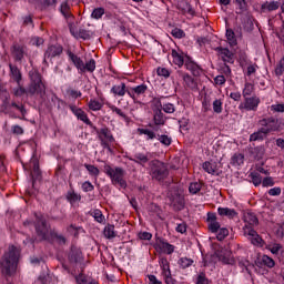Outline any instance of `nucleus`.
I'll return each instance as SVG.
<instances>
[{"label": "nucleus", "mask_w": 284, "mask_h": 284, "mask_svg": "<svg viewBox=\"0 0 284 284\" xmlns=\"http://www.w3.org/2000/svg\"><path fill=\"white\" fill-rule=\"evenodd\" d=\"M19 256H21V250L14 245H10L0 262V270L3 276H12L17 272Z\"/></svg>", "instance_id": "f257e3e1"}, {"label": "nucleus", "mask_w": 284, "mask_h": 284, "mask_svg": "<svg viewBox=\"0 0 284 284\" xmlns=\"http://www.w3.org/2000/svg\"><path fill=\"white\" fill-rule=\"evenodd\" d=\"M28 77V97H36L37 94L40 99H43V97H45L47 87L45 80L43 79L41 72H39L38 69L33 68L29 71Z\"/></svg>", "instance_id": "f03ea898"}, {"label": "nucleus", "mask_w": 284, "mask_h": 284, "mask_svg": "<svg viewBox=\"0 0 284 284\" xmlns=\"http://www.w3.org/2000/svg\"><path fill=\"white\" fill-rule=\"evenodd\" d=\"M36 221L33 222V225L36 227V234L40 241H48L50 242V236H52V227L50 224H48V220H45V216L43 214L34 213Z\"/></svg>", "instance_id": "7ed1b4c3"}, {"label": "nucleus", "mask_w": 284, "mask_h": 284, "mask_svg": "<svg viewBox=\"0 0 284 284\" xmlns=\"http://www.w3.org/2000/svg\"><path fill=\"white\" fill-rule=\"evenodd\" d=\"M1 112L3 114H8L11 116V119H17V112H20L22 119H26V114H28V111L26 110V105L23 103L19 102H10V98L6 95L2 99V104L0 105Z\"/></svg>", "instance_id": "20e7f679"}, {"label": "nucleus", "mask_w": 284, "mask_h": 284, "mask_svg": "<svg viewBox=\"0 0 284 284\" xmlns=\"http://www.w3.org/2000/svg\"><path fill=\"white\" fill-rule=\"evenodd\" d=\"M104 174L111 179L112 185H119L122 190L128 187V182L125 181V170L122 168L116 166L113 169L110 164H105L103 168Z\"/></svg>", "instance_id": "39448f33"}, {"label": "nucleus", "mask_w": 284, "mask_h": 284, "mask_svg": "<svg viewBox=\"0 0 284 284\" xmlns=\"http://www.w3.org/2000/svg\"><path fill=\"white\" fill-rule=\"evenodd\" d=\"M150 175L152 179H154L155 181H165V179H168L170 171L168 170V165H165V163L159 160H153L150 162Z\"/></svg>", "instance_id": "423d86ee"}, {"label": "nucleus", "mask_w": 284, "mask_h": 284, "mask_svg": "<svg viewBox=\"0 0 284 284\" xmlns=\"http://www.w3.org/2000/svg\"><path fill=\"white\" fill-rule=\"evenodd\" d=\"M10 52L16 63H23V59L28 57V47L26 44L13 42V44L10 48Z\"/></svg>", "instance_id": "0eeeda50"}, {"label": "nucleus", "mask_w": 284, "mask_h": 284, "mask_svg": "<svg viewBox=\"0 0 284 284\" xmlns=\"http://www.w3.org/2000/svg\"><path fill=\"white\" fill-rule=\"evenodd\" d=\"M260 123L266 130L267 134L270 132H278L283 129V122L276 118L262 119Z\"/></svg>", "instance_id": "6e6552de"}, {"label": "nucleus", "mask_w": 284, "mask_h": 284, "mask_svg": "<svg viewBox=\"0 0 284 284\" xmlns=\"http://www.w3.org/2000/svg\"><path fill=\"white\" fill-rule=\"evenodd\" d=\"M244 236H247L252 245H255L256 247H263V237H261V235H258V233L253 230L252 226H244Z\"/></svg>", "instance_id": "1a4fd4ad"}, {"label": "nucleus", "mask_w": 284, "mask_h": 284, "mask_svg": "<svg viewBox=\"0 0 284 284\" xmlns=\"http://www.w3.org/2000/svg\"><path fill=\"white\" fill-rule=\"evenodd\" d=\"M63 54V47L61 44H51L47 48L44 52L43 63H48V59H54L55 57H61Z\"/></svg>", "instance_id": "9d476101"}, {"label": "nucleus", "mask_w": 284, "mask_h": 284, "mask_svg": "<svg viewBox=\"0 0 284 284\" xmlns=\"http://www.w3.org/2000/svg\"><path fill=\"white\" fill-rule=\"evenodd\" d=\"M260 103L261 99L256 95H253L251 98H244V103H241L239 109L256 112Z\"/></svg>", "instance_id": "9b49d317"}, {"label": "nucleus", "mask_w": 284, "mask_h": 284, "mask_svg": "<svg viewBox=\"0 0 284 284\" xmlns=\"http://www.w3.org/2000/svg\"><path fill=\"white\" fill-rule=\"evenodd\" d=\"M9 79L19 85L23 81V73L16 64L9 63Z\"/></svg>", "instance_id": "f8f14e48"}, {"label": "nucleus", "mask_w": 284, "mask_h": 284, "mask_svg": "<svg viewBox=\"0 0 284 284\" xmlns=\"http://www.w3.org/2000/svg\"><path fill=\"white\" fill-rule=\"evenodd\" d=\"M69 108L71 112H73V114L77 116V119H79L87 125H90V128H94V124L92 123V121H90V118H88V113H85V111H83L81 108H77V105H70Z\"/></svg>", "instance_id": "ddd939ff"}, {"label": "nucleus", "mask_w": 284, "mask_h": 284, "mask_svg": "<svg viewBox=\"0 0 284 284\" xmlns=\"http://www.w3.org/2000/svg\"><path fill=\"white\" fill-rule=\"evenodd\" d=\"M91 128L94 130V132H97L99 140L104 139V141H109V143H114V135H112V131H110L108 126L102 129H98L97 126Z\"/></svg>", "instance_id": "4468645a"}, {"label": "nucleus", "mask_w": 284, "mask_h": 284, "mask_svg": "<svg viewBox=\"0 0 284 284\" xmlns=\"http://www.w3.org/2000/svg\"><path fill=\"white\" fill-rule=\"evenodd\" d=\"M215 52H219L224 63H234V53L230 49L217 47L215 48Z\"/></svg>", "instance_id": "2eb2a0df"}, {"label": "nucleus", "mask_w": 284, "mask_h": 284, "mask_svg": "<svg viewBox=\"0 0 284 284\" xmlns=\"http://www.w3.org/2000/svg\"><path fill=\"white\" fill-rule=\"evenodd\" d=\"M126 92L131 99H136V97H141V94H145V92H148V84H140L130 88Z\"/></svg>", "instance_id": "dca6fc26"}, {"label": "nucleus", "mask_w": 284, "mask_h": 284, "mask_svg": "<svg viewBox=\"0 0 284 284\" xmlns=\"http://www.w3.org/2000/svg\"><path fill=\"white\" fill-rule=\"evenodd\" d=\"M184 65L186 70L193 74V77H201V74H203V69H201V67H199V64H196L194 61L190 60V58L185 60Z\"/></svg>", "instance_id": "f3484780"}, {"label": "nucleus", "mask_w": 284, "mask_h": 284, "mask_svg": "<svg viewBox=\"0 0 284 284\" xmlns=\"http://www.w3.org/2000/svg\"><path fill=\"white\" fill-rule=\"evenodd\" d=\"M215 256L219 258V261L224 263V265L232 264V258H230L231 256L230 251H227L226 248H217L215 251Z\"/></svg>", "instance_id": "a211bd4d"}, {"label": "nucleus", "mask_w": 284, "mask_h": 284, "mask_svg": "<svg viewBox=\"0 0 284 284\" xmlns=\"http://www.w3.org/2000/svg\"><path fill=\"white\" fill-rule=\"evenodd\" d=\"M82 261H83V253L81 252V248H78L77 246H72L69 253V262L81 263Z\"/></svg>", "instance_id": "6ab92c4d"}, {"label": "nucleus", "mask_w": 284, "mask_h": 284, "mask_svg": "<svg viewBox=\"0 0 284 284\" xmlns=\"http://www.w3.org/2000/svg\"><path fill=\"white\" fill-rule=\"evenodd\" d=\"M31 181H32V187L37 185V182H41V169H39V161H33V166L31 171Z\"/></svg>", "instance_id": "aec40b11"}, {"label": "nucleus", "mask_w": 284, "mask_h": 284, "mask_svg": "<svg viewBox=\"0 0 284 284\" xmlns=\"http://www.w3.org/2000/svg\"><path fill=\"white\" fill-rule=\"evenodd\" d=\"M133 163L145 166V163L150 162V153H135L133 158H129Z\"/></svg>", "instance_id": "412c9836"}, {"label": "nucleus", "mask_w": 284, "mask_h": 284, "mask_svg": "<svg viewBox=\"0 0 284 284\" xmlns=\"http://www.w3.org/2000/svg\"><path fill=\"white\" fill-rule=\"evenodd\" d=\"M156 245H158L159 250H161V252H163L164 254H173L174 253V245L168 243L163 239H159L156 241Z\"/></svg>", "instance_id": "4be33fe9"}, {"label": "nucleus", "mask_w": 284, "mask_h": 284, "mask_svg": "<svg viewBox=\"0 0 284 284\" xmlns=\"http://www.w3.org/2000/svg\"><path fill=\"white\" fill-rule=\"evenodd\" d=\"M153 121L155 125H165V115L161 108H156L153 110Z\"/></svg>", "instance_id": "5701e85b"}, {"label": "nucleus", "mask_w": 284, "mask_h": 284, "mask_svg": "<svg viewBox=\"0 0 284 284\" xmlns=\"http://www.w3.org/2000/svg\"><path fill=\"white\" fill-rule=\"evenodd\" d=\"M67 54H68L70 61H72L73 65H75L77 70H79L81 72V70L84 69L83 60L79 55L72 53V51H70V50L67 51Z\"/></svg>", "instance_id": "b1692460"}, {"label": "nucleus", "mask_w": 284, "mask_h": 284, "mask_svg": "<svg viewBox=\"0 0 284 284\" xmlns=\"http://www.w3.org/2000/svg\"><path fill=\"white\" fill-rule=\"evenodd\" d=\"M217 213L220 216H227V219H234L239 216L236 210L230 207H219Z\"/></svg>", "instance_id": "393cba45"}, {"label": "nucleus", "mask_w": 284, "mask_h": 284, "mask_svg": "<svg viewBox=\"0 0 284 284\" xmlns=\"http://www.w3.org/2000/svg\"><path fill=\"white\" fill-rule=\"evenodd\" d=\"M171 57H173V63L178 65L179 68H183L185 65V57H183V53H179L176 50H172Z\"/></svg>", "instance_id": "a878e982"}, {"label": "nucleus", "mask_w": 284, "mask_h": 284, "mask_svg": "<svg viewBox=\"0 0 284 284\" xmlns=\"http://www.w3.org/2000/svg\"><path fill=\"white\" fill-rule=\"evenodd\" d=\"M111 92L115 97H125V93L128 94V87L122 82L121 84L113 85Z\"/></svg>", "instance_id": "bb28decb"}, {"label": "nucleus", "mask_w": 284, "mask_h": 284, "mask_svg": "<svg viewBox=\"0 0 284 284\" xmlns=\"http://www.w3.org/2000/svg\"><path fill=\"white\" fill-rule=\"evenodd\" d=\"M70 32L75 39H83L84 41L91 39L90 31L85 29H79V31L74 32V30L70 28Z\"/></svg>", "instance_id": "cd10ccee"}, {"label": "nucleus", "mask_w": 284, "mask_h": 284, "mask_svg": "<svg viewBox=\"0 0 284 284\" xmlns=\"http://www.w3.org/2000/svg\"><path fill=\"white\" fill-rule=\"evenodd\" d=\"M204 172H207V174H216L217 172V165L214 161H206L202 165Z\"/></svg>", "instance_id": "c85d7f7f"}, {"label": "nucleus", "mask_w": 284, "mask_h": 284, "mask_svg": "<svg viewBox=\"0 0 284 284\" xmlns=\"http://www.w3.org/2000/svg\"><path fill=\"white\" fill-rule=\"evenodd\" d=\"M183 81L190 90H199V83H196V80H194L190 74H184Z\"/></svg>", "instance_id": "c756f323"}, {"label": "nucleus", "mask_w": 284, "mask_h": 284, "mask_svg": "<svg viewBox=\"0 0 284 284\" xmlns=\"http://www.w3.org/2000/svg\"><path fill=\"white\" fill-rule=\"evenodd\" d=\"M257 265H264L265 267H268L272 270L276 265V262L274 258L270 257L268 255H263L261 261L257 262Z\"/></svg>", "instance_id": "7c9ffc66"}, {"label": "nucleus", "mask_w": 284, "mask_h": 284, "mask_svg": "<svg viewBox=\"0 0 284 284\" xmlns=\"http://www.w3.org/2000/svg\"><path fill=\"white\" fill-rule=\"evenodd\" d=\"M267 134V131L262 126L257 132L250 135V141H263Z\"/></svg>", "instance_id": "2f4dec72"}, {"label": "nucleus", "mask_w": 284, "mask_h": 284, "mask_svg": "<svg viewBox=\"0 0 284 284\" xmlns=\"http://www.w3.org/2000/svg\"><path fill=\"white\" fill-rule=\"evenodd\" d=\"M233 3L236 6V14H243V12H247V1L233 0Z\"/></svg>", "instance_id": "473e14b6"}, {"label": "nucleus", "mask_w": 284, "mask_h": 284, "mask_svg": "<svg viewBox=\"0 0 284 284\" xmlns=\"http://www.w3.org/2000/svg\"><path fill=\"white\" fill-rule=\"evenodd\" d=\"M278 8H281V3H278V1H271L262 4V10L264 12L265 10H267V12H274V10H278Z\"/></svg>", "instance_id": "72a5a7b5"}, {"label": "nucleus", "mask_w": 284, "mask_h": 284, "mask_svg": "<svg viewBox=\"0 0 284 284\" xmlns=\"http://www.w3.org/2000/svg\"><path fill=\"white\" fill-rule=\"evenodd\" d=\"M245 223H248L247 227H252L254 225H258V217L254 213H246L244 215Z\"/></svg>", "instance_id": "f704fd0d"}, {"label": "nucleus", "mask_w": 284, "mask_h": 284, "mask_svg": "<svg viewBox=\"0 0 284 284\" xmlns=\"http://www.w3.org/2000/svg\"><path fill=\"white\" fill-rule=\"evenodd\" d=\"M83 68L80 70V73L83 74V72H94L97 70V61L94 59H90L87 63H83Z\"/></svg>", "instance_id": "c9c22d12"}, {"label": "nucleus", "mask_w": 284, "mask_h": 284, "mask_svg": "<svg viewBox=\"0 0 284 284\" xmlns=\"http://www.w3.org/2000/svg\"><path fill=\"white\" fill-rule=\"evenodd\" d=\"M245 162V155L243 153H235L232 158H231V165H243V163Z\"/></svg>", "instance_id": "e433bc0d"}, {"label": "nucleus", "mask_w": 284, "mask_h": 284, "mask_svg": "<svg viewBox=\"0 0 284 284\" xmlns=\"http://www.w3.org/2000/svg\"><path fill=\"white\" fill-rule=\"evenodd\" d=\"M103 234L105 239H116V231H114V225L108 224L103 230Z\"/></svg>", "instance_id": "4c0bfd02"}, {"label": "nucleus", "mask_w": 284, "mask_h": 284, "mask_svg": "<svg viewBox=\"0 0 284 284\" xmlns=\"http://www.w3.org/2000/svg\"><path fill=\"white\" fill-rule=\"evenodd\" d=\"M60 12L65 19H70V17H72V13H70V4L68 3V1L61 3Z\"/></svg>", "instance_id": "58836bf2"}, {"label": "nucleus", "mask_w": 284, "mask_h": 284, "mask_svg": "<svg viewBox=\"0 0 284 284\" xmlns=\"http://www.w3.org/2000/svg\"><path fill=\"white\" fill-rule=\"evenodd\" d=\"M54 239L61 245H65V243H67L65 236L60 235L59 233H57V231L53 230V232H51V236H50V242L49 243H52V241H54Z\"/></svg>", "instance_id": "ea45409f"}, {"label": "nucleus", "mask_w": 284, "mask_h": 284, "mask_svg": "<svg viewBox=\"0 0 284 284\" xmlns=\"http://www.w3.org/2000/svg\"><path fill=\"white\" fill-rule=\"evenodd\" d=\"M180 8L182 9V12H186L187 14H191V17H194V14H196V11H194L192 4H190L189 2L180 3Z\"/></svg>", "instance_id": "a19ab883"}, {"label": "nucleus", "mask_w": 284, "mask_h": 284, "mask_svg": "<svg viewBox=\"0 0 284 284\" xmlns=\"http://www.w3.org/2000/svg\"><path fill=\"white\" fill-rule=\"evenodd\" d=\"M12 94H13V97H23V94H27V97H28V88L26 89L23 85H21V83L20 84H18V87L17 88H14L13 90H12Z\"/></svg>", "instance_id": "79ce46f5"}, {"label": "nucleus", "mask_w": 284, "mask_h": 284, "mask_svg": "<svg viewBox=\"0 0 284 284\" xmlns=\"http://www.w3.org/2000/svg\"><path fill=\"white\" fill-rule=\"evenodd\" d=\"M88 108L89 110L97 112L103 108V104H101V102L97 101L95 99H91L88 103Z\"/></svg>", "instance_id": "37998d69"}, {"label": "nucleus", "mask_w": 284, "mask_h": 284, "mask_svg": "<svg viewBox=\"0 0 284 284\" xmlns=\"http://www.w3.org/2000/svg\"><path fill=\"white\" fill-rule=\"evenodd\" d=\"M91 216H93V219H94V221H97V223H103V221H105V216L99 209L93 210L91 212Z\"/></svg>", "instance_id": "c03bdc74"}, {"label": "nucleus", "mask_w": 284, "mask_h": 284, "mask_svg": "<svg viewBox=\"0 0 284 284\" xmlns=\"http://www.w3.org/2000/svg\"><path fill=\"white\" fill-rule=\"evenodd\" d=\"M59 0H42L41 10H48V8H57Z\"/></svg>", "instance_id": "a18cd8bd"}, {"label": "nucleus", "mask_w": 284, "mask_h": 284, "mask_svg": "<svg viewBox=\"0 0 284 284\" xmlns=\"http://www.w3.org/2000/svg\"><path fill=\"white\" fill-rule=\"evenodd\" d=\"M250 178L252 179V183L255 185V187H258V185H261V183H263V178L261 176L260 173L252 172L250 174Z\"/></svg>", "instance_id": "49530a36"}, {"label": "nucleus", "mask_w": 284, "mask_h": 284, "mask_svg": "<svg viewBox=\"0 0 284 284\" xmlns=\"http://www.w3.org/2000/svg\"><path fill=\"white\" fill-rule=\"evenodd\" d=\"M138 132H140V134H145V136H148V141H152L154 139H156V133H154V131L149 130V129H138Z\"/></svg>", "instance_id": "de8ad7c7"}, {"label": "nucleus", "mask_w": 284, "mask_h": 284, "mask_svg": "<svg viewBox=\"0 0 284 284\" xmlns=\"http://www.w3.org/2000/svg\"><path fill=\"white\" fill-rule=\"evenodd\" d=\"M202 187L203 185L201 184V182H192L189 186V191L191 194H199Z\"/></svg>", "instance_id": "09e8293b"}, {"label": "nucleus", "mask_w": 284, "mask_h": 284, "mask_svg": "<svg viewBox=\"0 0 284 284\" xmlns=\"http://www.w3.org/2000/svg\"><path fill=\"white\" fill-rule=\"evenodd\" d=\"M67 199L68 201H70V203H77L78 201H81V194H78L74 191H69L67 194Z\"/></svg>", "instance_id": "8fccbe9b"}, {"label": "nucleus", "mask_w": 284, "mask_h": 284, "mask_svg": "<svg viewBox=\"0 0 284 284\" xmlns=\"http://www.w3.org/2000/svg\"><path fill=\"white\" fill-rule=\"evenodd\" d=\"M158 141H160V143H162V145H165L166 148H169V145H172V138L165 134H158Z\"/></svg>", "instance_id": "3c124183"}, {"label": "nucleus", "mask_w": 284, "mask_h": 284, "mask_svg": "<svg viewBox=\"0 0 284 284\" xmlns=\"http://www.w3.org/2000/svg\"><path fill=\"white\" fill-rule=\"evenodd\" d=\"M252 92H254V84L246 82L243 89L244 99H246L247 97H252Z\"/></svg>", "instance_id": "603ef678"}, {"label": "nucleus", "mask_w": 284, "mask_h": 284, "mask_svg": "<svg viewBox=\"0 0 284 284\" xmlns=\"http://www.w3.org/2000/svg\"><path fill=\"white\" fill-rule=\"evenodd\" d=\"M192 263H194V260L187 257H181L179 261V265L182 267V270H186V267L192 266Z\"/></svg>", "instance_id": "864d4df0"}, {"label": "nucleus", "mask_w": 284, "mask_h": 284, "mask_svg": "<svg viewBox=\"0 0 284 284\" xmlns=\"http://www.w3.org/2000/svg\"><path fill=\"white\" fill-rule=\"evenodd\" d=\"M274 72H275L276 77H283V72H284V57L276 64Z\"/></svg>", "instance_id": "5fc2aeb1"}, {"label": "nucleus", "mask_w": 284, "mask_h": 284, "mask_svg": "<svg viewBox=\"0 0 284 284\" xmlns=\"http://www.w3.org/2000/svg\"><path fill=\"white\" fill-rule=\"evenodd\" d=\"M267 250H270V252L273 254H278V252H281V255L284 256L283 245L281 244L270 245Z\"/></svg>", "instance_id": "6e6d98bb"}, {"label": "nucleus", "mask_w": 284, "mask_h": 284, "mask_svg": "<svg viewBox=\"0 0 284 284\" xmlns=\"http://www.w3.org/2000/svg\"><path fill=\"white\" fill-rule=\"evenodd\" d=\"M84 168L88 170L89 174L91 176H99L101 174V171H99V168L92 165V164H84Z\"/></svg>", "instance_id": "4d7b16f0"}, {"label": "nucleus", "mask_w": 284, "mask_h": 284, "mask_svg": "<svg viewBox=\"0 0 284 284\" xmlns=\"http://www.w3.org/2000/svg\"><path fill=\"white\" fill-rule=\"evenodd\" d=\"M160 266L162 267V274H170V262H168V258H161L160 260Z\"/></svg>", "instance_id": "13d9d810"}, {"label": "nucleus", "mask_w": 284, "mask_h": 284, "mask_svg": "<svg viewBox=\"0 0 284 284\" xmlns=\"http://www.w3.org/2000/svg\"><path fill=\"white\" fill-rule=\"evenodd\" d=\"M226 39H227L230 45H236V38H235L234 31L232 29L226 30Z\"/></svg>", "instance_id": "bf43d9fd"}, {"label": "nucleus", "mask_w": 284, "mask_h": 284, "mask_svg": "<svg viewBox=\"0 0 284 284\" xmlns=\"http://www.w3.org/2000/svg\"><path fill=\"white\" fill-rule=\"evenodd\" d=\"M171 34L174 39H185V31H183V29L174 28Z\"/></svg>", "instance_id": "052dcab7"}, {"label": "nucleus", "mask_w": 284, "mask_h": 284, "mask_svg": "<svg viewBox=\"0 0 284 284\" xmlns=\"http://www.w3.org/2000/svg\"><path fill=\"white\" fill-rule=\"evenodd\" d=\"M219 233L216 235L217 241H225L226 236H229L230 231L226 227L219 229Z\"/></svg>", "instance_id": "680f3d73"}, {"label": "nucleus", "mask_w": 284, "mask_h": 284, "mask_svg": "<svg viewBox=\"0 0 284 284\" xmlns=\"http://www.w3.org/2000/svg\"><path fill=\"white\" fill-rule=\"evenodd\" d=\"M213 112H215V114H221V112H223V102L221 100H214Z\"/></svg>", "instance_id": "e2e57ef3"}, {"label": "nucleus", "mask_w": 284, "mask_h": 284, "mask_svg": "<svg viewBox=\"0 0 284 284\" xmlns=\"http://www.w3.org/2000/svg\"><path fill=\"white\" fill-rule=\"evenodd\" d=\"M105 14V9L97 8L92 11L91 17L92 19H101Z\"/></svg>", "instance_id": "0e129e2a"}, {"label": "nucleus", "mask_w": 284, "mask_h": 284, "mask_svg": "<svg viewBox=\"0 0 284 284\" xmlns=\"http://www.w3.org/2000/svg\"><path fill=\"white\" fill-rule=\"evenodd\" d=\"M209 230L213 234H216V232H219V230H221V223H219L217 221L209 222Z\"/></svg>", "instance_id": "69168bd1"}, {"label": "nucleus", "mask_w": 284, "mask_h": 284, "mask_svg": "<svg viewBox=\"0 0 284 284\" xmlns=\"http://www.w3.org/2000/svg\"><path fill=\"white\" fill-rule=\"evenodd\" d=\"M196 284H210V280L205 276V273H200L196 278Z\"/></svg>", "instance_id": "338daca9"}, {"label": "nucleus", "mask_w": 284, "mask_h": 284, "mask_svg": "<svg viewBox=\"0 0 284 284\" xmlns=\"http://www.w3.org/2000/svg\"><path fill=\"white\" fill-rule=\"evenodd\" d=\"M271 112H284V104L283 103H277L271 105Z\"/></svg>", "instance_id": "774afa93"}]
</instances>
